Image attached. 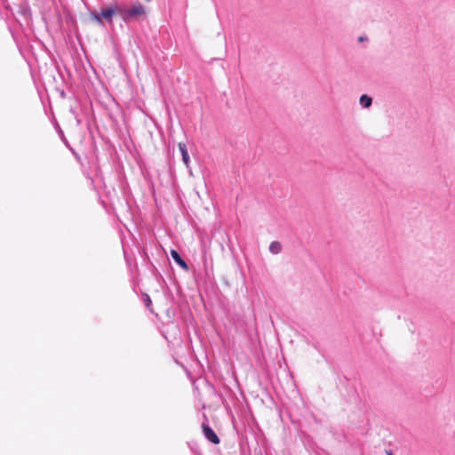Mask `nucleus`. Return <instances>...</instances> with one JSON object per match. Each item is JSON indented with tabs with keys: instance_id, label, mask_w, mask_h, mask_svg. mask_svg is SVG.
I'll return each instance as SVG.
<instances>
[{
	"instance_id": "f257e3e1",
	"label": "nucleus",
	"mask_w": 455,
	"mask_h": 455,
	"mask_svg": "<svg viewBox=\"0 0 455 455\" xmlns=\"http://www.w3.org/2000/svg\"><path fill=\"white\" fill-rule=\"evenodd\" d=\"M145 14V7L140 3L132 6H127L123 3L119 4L118 15L124 23L134 21Z\"/></svg>"
},
{
	"instance_id": "f03ea898",
	"label": "nucleus",
	"mask_w": 455,
	"mask_h": 455,
	"mask_svg": "<svg viewBox=\"0 0 455 455\" xmlns=\"http://www.w3.org/2000/svg\"><path fill=\"white\" fill-rule=\"evenodd\" d=\"M202 429H203V433H204V437L209 442H211L213 444L220 443V438L218 437V435L215 434L213 429L208 424L203 423L202 424Z\"/></svg>"
},
{
	"instance_id": "7ed1b4c3",
	"label": "nucleus",
	"mask_w": 455,
	"mask_h": 455,
	"mask_svg": "<svg viewBox=\"0 0 455 455\" xmlns=\"http://www.w3.org/2000/svg\"><path fill=\"white\" fill-rule=\"evenodd\" d=\"M118 10H119V4L116 3L112 4L111 6L101 10L100 16L106 20H111L114 14L118 15Z\"/></svg>"
},
{
	"instance_id": "20e7f679",
	"label": "nucleus",
	"mask_w": 455,
	"mask_h": 455,
	"mask_svg": "<svg viewBox=\"0 0 455 455\" xmlns=\"http://www.w3.org/2000/svg\"><path fill=\"white\" fill-rule=\"evenodd\" d=\"M171 256L172 259L184 270H188V265L187 262L180 257V253L172 249L171 250Z\"/></svg>"
},
{
	"instance_id": "39448f33",
	"label": "nucleus",
	"mask_w": 455,
	"mask_h": 455,
	"mask_svg": "<svg viewBox=\"0 0 455 455\" xmlns=\"http://www.w3.org/2000/svg\"><path fill=\"white\" fill-rule=\"evenodd\" d=\"M178 148L181 153L182 162L184 163V164L186 165L187 168H189L190 158L188 156V152L186 144L183 142H180L178 144Z\"/></svg>"
},
{
	"instance_id": "423d86ee",
	"label": "nucleus",
	"mask_w": 455,
	"mask_h": 455,
	"mask_svg": "<svg viewBox=\"0 0 455 455\" xmlns=\"http://www.w3.org/2000/svg\"><path fill=\"white\" fill-rule=\"evenodd\" d=\"M359 102H360V105L363 107V108H370L372 104V99L366 95V94H363L360 99H359Z\"/></svg>"
},
{
	"instance_id": "0eeeda50",
	"label": "nucleus",
	"mask_w": 455,
	"mask_h": 455,
	"mask_svg": "<svg viewBox=\"0 0 455 455\" xmlns=\"http://www.w3.org/2000/svg\"><path fill=\"white\" fill-rule=\"evenodd\" d=\"M282 251V244L278 241H273L269 245V251L272 254H278Z\"/></svg>"
},
{
	"instance_id": "6e6552de",
	"label": "nucleus",
	"mask_w": 455,
	"mask_h": 455,
	"mask_svg": "<svg viewBox=\"0 0 455 455\" xmlns=\"http://www.w3.org/2000/svg\"><path fill=\"white\" fill-rule=\"evenodd\" d=\"M92 18L94 20H96L98 23L102 24L100 12V13H92Z\"/></svg>"
},
{
	"instance_id": "1a4fd4ad",
	"label": "nucleus",
	"mask_w": 455,
	"mask_h": 455,
	"mask_svg": "<svg viewBox=\"0 0 455 455\" xmlns=\"http://www.w3.org/2000/svg\"><path fill=\"white\" fill-rule=\"evenodd\" d=\"M144 302L146 303V306L148 307L152 301L150 299V297L148 294H144Z\"/></svg>"
},
{
	"instance_id": "9d476101",
	"label": "nucleus",
	"mask_w": 455,
	"mask_h": 455,
	"mask_svg": "<svg viewBox=\"0 0 455 455\" xmlns=\"http://www.w3.org/2000/svg\"><path fill=\"white\" fill-rule=\"evenodd\" d=\"M76 123H77V124H81V120H80V119H78L77 117H76Z\"/></svg>"
},
{
	"instance_id": "9b49d317",
	"label": "nucleus",
	"mask_w": 455,
	"mask_h": 455,
	"mask_svg": "<svg viewBox=\"0 0 455 455\" xmlns=\"http://www.w3.org/2000/svg\"><path fill=\"white\" fill-rule=\"evenodd\" d=\"M147 2H150L151 0H146Z\"/></svg>"
}]
</instances>
